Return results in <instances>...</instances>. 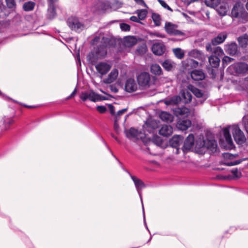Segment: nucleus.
Here are the masks:
<instances>
[{"instance_id":"21","label":"nucleus","mask_w":248,"mask_h":248,"mask_svg":"<svg viewBox=\"0 0 248 248\" xmlns=\"http://www.w3.org/2000/svg\"><path fill=\"white\" fill-rule=\"evenodd\" d=\"M191 125V122L188 119L180 120L177 123V127L181 130H186Z\"/></svg>"},{"instance_id":"31","label":"nucleus","mask_w":248,"mask_h":248,"mask_svg":"<svg viewBox=\"0 0 248 248\" xmlns=\"http://www.w3.org/2000/svg\"><path fill=\"white\" fill-rule=\"evenodd\" d=\"M14 120L12 117H4L3 118V124L4 130L8 129L11 125L14 123Z\"/></svg>"},{"instance_id":"44","label":"nucleus","mask_w":248,"mask_h":248,"mask_svg":"<svg viewBox=\"0 0 248 248\" xmlns=\"http://www.w3.org/2000/svg\"><path fill=\"white\" fill-rule=\"evenodd\" d=\"M234 59L228 56H224L222 59V64L223 66H225L229 63L233 61Z\"/></svg>"},{"instance_id":"51","label":"nucleus","mask_w":248,"mask_h":248,"mask_svg":"<svg viewBox=\"0 0 248 248\" xmlns=\"http://www.w3.org/2000/svg\"><path fill=\"white\" fill-rule=\"evenodd\" d=\"M231 172L235 177H239L241 175V173L238 171L237 169H233L231 170Z\"/></svg>"},{"instance_id":"56","label":"nucleus","mask_w":248,"mask_h":248,"mask_svg":"<svg viewBox=\"0 0 248 248\" xmlns=\"http://www.w3.org/2000/svg\"><path fill=\"white\" fill-rule=\"evenodd\" d=\"M135 2L142 6H143L144 7H147L146 4L145 3L143 0H134Z\"/></svg>"},{"instance_id":"11","label":"nucleus","mask_w":248,"mask_h":248,"mask_svg":"<svg viewBox=\"0 0 248 248\" xmlns=\"http://www.w3.org/2000/svg\"><path fill=\"white\" fill-rule=\"evenodd\" d=\"M219 15L220 16H225L227 14L229 9V5L226 0H222L219 2L217 7L214 8Z\"/></svg>"},{"instance_id":"43","label":"nucleus","mask_w":248,"mask_h":248,"mask_svg":"<svg viewBox=\"0 0 248 248\" xmlns=\"http://www.w3.org/2000/svg\"><path fill=\"white\" fill-rule=\"evenodd\" d=\"M190 55L194 58H199L201 57L202 55V53L201 51L198 50L194 49L190 51Z\"/></svg>"},{"instance_id":"34","label":"nucleus","mask_w":248,"mask_h":248,"mask_svg":"<svg viewBox=\"0 0 248 248\" xmlns=\"http://www.w3.org/2000/svg\"><path fill=\"white\" fill-rule=\"evenodd\" d=\"M191 91L197 97L202 98L203 99V101L207 98V97L204 96L202 92L197 88L193 87Z\"/></svg>"},{"instance_id":"35","label":"nucleus","mask_w":248,"mask_h":248,"mask_svg":"<svg viewBox=\"0 0 248 248\" xmlns=\"http://www.w3.org/2000/svg\"><path fill=\"white\" fill-rule=\"evenodd\" d=\"M146 126L148 128V131L150 133L158 127L156 122L154 120H151L146 123Z\"/></svg>"},{"instance_id":"22","label":"nucleus","mask_w":248,"mask_h":248,"mask_svg":"<svg viewBox=\"0 0 248 248\" xmlns=\"http://www.w3.org/2000/svg\"><path fill=\"white\" fill-rule=\"evenodd\" d=\"M96 7L100 11H107L111 8L109 2L107 0H99Z\"/></svg>"},{"instance_id":"28","label":"nucleus","mask_w":248,"mask_h":248,"mask_svg":"<svg viewBox=\"0 0 248 248\" xmlns=\"http://www.w3.org/2000/svg\"><path fill=\"white\" fill-rule=\"evenodd\" d=\"M124 133L126 137L129 139L136 138L138 135V130L133 127H131L129 130H125Z\"/></svg>"},{"instance_id":"1","label":"nucleus","mask_w":248,"mask_h":248,"mask_svg":"<svg viewBox=\"0 0 248 248\" xmlns=\"http://www.w3.org/2000/svg\"><path fill=\"white\" fill-rule=\"evenodd\" d=\"M230 128L232 129L233 137L235 142L239 145L244 143L246 139L244 133L241 130L238 125H233L232 126H228L223 129V135L228 145L231 148L233 145L230 133Z\"/></svg>"},{"instance_id":"12","label":"nucleus","mask_w":248,"mask_h":248,"mask_svg":"<svg viewBox=\"0 0 248 248\" xmlns=\"http://www.w3.org/2000/svg\"><path fill=\"white\" fill-rule=\"evenodd\" d=\"M138 89L137 84L134 79L128 78L125 83L124 89L128 93L135 92Z\"/></svg>"},{"instance_id":"16","label":"nucleus","mask_w":248,"mask_h":248,"mask_svg":"<svg viewBox=\"0 0 248 248\" xmlns=\"http://www.w3.org/2000/svg\"><path fill=\"white\" fill-rule=\"evenodd\" d=\"M226 52L232 56H234L237 53L238 47L236 43L232 42L230 44H228L225 46Z\"/></svg>"},{"instance_id":"61","label":"nucleus","mask_w":248,"mask_h":248,"mask_svg":"<svg viewBox=\"0 0 248 248\" xmlns=\"http://www.w3.org/2000/svg\"><path fill=\"white\" fill-rule=\"evenodd\" d=\"M48 3V5H55V3L57 2L58 0H47Z\"/></svg>"},{"instance_id":"62","label":"nucleus","mask_w":248,"mask_h":248,"mask_svg":"<svg viewBox=\"0 0 248 248\" xmlns=\"http://www.w3.org/2000/svg\"><path fill=\"white\" fill-rule=\"evenodd\" d=\"M119 127L118 124L117 123H114V130L115 131V132L116 133H118L119 132Z\"/></svg>"},{"instance_id":"58","label":"nucleus","mask_w":248,"mask_h":248,"mask_svg":"<svg viewBox=\"0 0 248 248\" xmlns=\"http://www.w3.org/2000/svg\"><path fill=\"white\" fill-rule=\"evenodd\" d=\"M76 93H77V89H76V88H75L74 89V90L73 91V92L71 93V94L66 98V99H69L71 98L72 97H74Z\"/></svg>"},{"instance_id":"9","label":"nucleus","mask_w":248,"mask_h":248,"mask_svg":"<svg viewBox=\"0 0 248 248\" xmlns=\"http://www.w3.org/2000/svg\"><path fill=\"white\" fill-rule=\"evenodd\" d=\"M95 67L97 72L100 74V78H102L103 76L107 74L110 70L111 66L107 62H100Z\"/></svg>"},{"instance_id":"3","label":"nucleus","mask_w":248,"mask_h":248,"mask_svg":"<svg viewBox=\"0 0 248 248\" xmlns=\"http://www.w3.org/2000/svg\"><path fill=\"white\" fill-rule=\"evenodd\" d=\"M227 71L233 75L245 74L248 71V64L243 62H236L229 66Z\"/></svg>"},{"instance_id":"36","label":"nucleus","mask_w":248,"mask_h":248,"mask_svg":"<svg viewBox=\"0 0 248 248\" xmlns=\"http://www.w3.org/2000/svg\"><path fill=\"white\" fill-rule=\"evenodd\" d=\"M173 52L175 57L179 59L184 58L185 54L183 50L180 48H175L173 49Z\"/></svg>"},{"instance_id":"17","label":"nucleus","mask_w":248,"mask_h":248,"mask_svg":"<svg viewBox=\"0 0 248 248\" xmlns=\"http://www.w3.org/2000/svg\"><path fill=\"white\" fill-rule=\"evenodd\" d=\"M183 137L179 135H174L170 140L169 143L171 147L173 148L179 147L182 142Z\"/></svg>"},{"instance_id":"2","label":"nucleus","mask_w":248,"mask_h":248,"mask_svg":"<svg viewBox=\"0 0 248 248\" xmlns=\"http://www.w3.org/2000/svg\"><path fill=\"white\" fill-rule=\"evenodd\" d=\"M232 16L237 18L242 23L248 21V13L245 10L244 4L237 0L233 6L231 12Z\"/></svg>"},{"instance_id":"10","label":"nucleus","mask_w":248,"mask_h":248,"mask_svg":"<svg viewBox=\"0 0 248 248\" xmlns=\"http://www.w3.org/2000/svg\"><path fill=\"white\" fill-rule=\"evenodd\" d=\"M194 144V137L192 134H190L184 141L182 150L184 153L189 152L193 147Z\"/></svg>"},{"instance_id":"64","label":"nucleus","mask_w":248,"mask_h":248,"mask_svg":"<svg viewBox=\"0 0 248 248\" xmlns=\"http://www.w3.org/2000/svg\"><path fill=\"white\" fill-rule=\"evenodd\" d=\"M110 89L112 92L115 93H117L118 92V89L116 87L112 85L110 86Z\"/></svg>"},{"instance_id":"60","label":"nucleus","mask_w":248,"mask_h":248,"mask_svg":"<svg viewBox=\"0 0 248 248\" xmlns=\"http://www.w3.org/2000/svg\"><path fill=\"white\" fill-rule=\"evenodd\" d=\"M127 108H124V109H122L121 110H120L118 111L117 112V114L118 115H120L121 116V115H122L123 113H124L125 112H126L127 111Z\"/></svg>"},{"instance_id":"40","label":"nucleus","mask_w":248,"mask_h":248,"mask_svg":"<svg viewBox=\"0 0 248 248\" xmlns=\"http://www.w3.org/2000/svg\"><path fill=\"white\" fill-rule=\"evenodd\" d=\"M185 62L187 67L190 66L191 68H195L197 67L199 64L198 62L191 59H187L185 61Z\"/></svg>"},{"instance_id":"49","label":"nucleus","mask_w":248,"mask_h":248,"mask_svg":"<svg viewBox=\"0 0 248 248\" xmlns=\"http://www.w3.org/2000/svg\"><path fill=\"white\" fill-rule=\"evenodd\" d=\"M96 109L100 113H104L107 111V108L104 106H97Z\"/></svg>"},{"instance_id":"50","label":"nucleus","mask_w":248,"mask_h":248,"mask_svg":"<svg viewBox=\"0 0 248 248\" xmlns=\"http://www.w3.org/2000/svg\"><path fill=\"white\" fill-rule=\"evenodd\" d=\"M99 138L100 139V140H102V141L104 143V144L105 145V146H106V147L108 149V150H109L110 151V152H111L112 155L114 156V157H115L117 160V161L119 162V164H122L121 162L119 161V160L116 158V157L113 154L112 152L110 151L109 148L108 147V145L107 144V143L106 142V141L104 140V139H103V138L100 136H99Z\"/></svg>"},{"instance_id":"33","label":"nucleus","mask_w":248,"mask_h":248,"mask_svg":"<svg viewBox=\"0 0 248 248\" xmlns=\"http://www.w3.org/2000/svg\"><path fill=\"white\" fill-rule=\"evenodd\" d=\"M89 100L93 102H96L101 100V96L93 91L88 92Z\"/></svg>"},{"instance_id":"18","label":"nucleus","mask_w":248,"mask_h":248,"mask_svg":"<svg viewBox=\"0 0 248 248\" xmlns=\"http://www.w3.org/2000/svg\"><path fill=\"white\" fill-rule=\"evenodd\" d=\"M159 133L164 137H169L172 133V127L170 125H163L159 130Z\"/></svg>"},{"instance_id":"37","label":"nucleus","mask_w":248,"mask_h":248,"mask_svg":"<svg viewBox=\"0 0 248 248\" xmlns=\"http://www.w3.org/2000/svg\"><path fill=\"white\" fill-rule=\"evenodd\" d=\"M136 13L138 14V16L139 19L140 20H142L146 18L147 16V11L145 9L138 10L136 11Z\"/></svg>"},{"instance_id":"41","label":"nucleus","mask_w":248,"mask_h":248,"mask_svg":"<svg viewBox=\"0 0 248 248\" xmlns=\"http://www.w3.org/2000/svg\"><path fill=\"white\" fill-rule=\"evenodd\" d=\"M152 17L155 25L156 26H159L161 24V18L159 15L156 13H153L152 14Z\"/></svg>"},{"instance_id":"32","label":"nucleus","mask_w":248,"mask_h":248,"mask_svg":"<svg viewBox=\"0 0 248 248\" xmlns=\"http://www.w3.org/2000/svg\"><path fill=\"white\" fill-rule=\"evenodd\" d=\"M151 72L153 74L160 75L162 73V69L157 64H153L151 66Z\"/></svg>"},{"instance_id":"4","label":"nucleus","mask_w":248,"mask_h":248,"mask_svg":"<svg viewBox=\"0 0 248 248\" xmlns=\"http://www.w3.org/2000/svg\"><path fill=\"white\" fill-rule=\"evenodd\" d=\"M209 65H207L206 69L208 74L212 78H215L216 75V69H217L220 62V58L214 55H211L208 58Z\"/></svg>"},{"instance_id":"25","label":"nucleus","mask_w":248,"mask_h":248,"mask_svg":"<svg viewBox=\"0 0 248 248\" xmlns=\"http://www.w3.org/2000/svg\"><path fill=\"white\" fill-rule=\"evenodd\" d=\"M159 118L162 121L167 123H171L173 121V117L172 115L166 111L161 112L159 114Z\"/></svg>"},{"instance_id":"30","label":"nucleus","mask_w":248,"mask_h":248,"mask_svg":"<svg viewBox=\"0 0 248 248\" xmlns=\"http://www.w3.org/2000/svg\"><path fill=\"white\" fill-rule=\"evenodd\" d=\"M35 3L31 1H29L24 3L23 9L25 11L29 12L32 11L35 7Z\"/></svg>"},{"instance_id":"38","label":"nucleus","mask_w":248,"mask_h":248,"mask_svg":"<svg viewBox=\"0 0 248 248\" xmlns=\"http://www.w3.org/2000/svg\"><path fill=\"white\" fill-rule=\"evenodd\" d=\"M147 50V47L145 44L139 46L136 49L137 53L140 55L144 54L146 52Z\"/></svg>"},{"instance_id":"5","label":"nucleus","mask_w":248,"mask_h":248,"mask_svg":"<svg viewBox=\"0 0 248 248\" xmlns=\"http://www.w3.org/2000/svg\"><path fill=\"white\" fill-rule=\"evenodd\" d=\"M123 170L126 172L130 176L131 179L133 180L135 187L136 188V189L137 190V192L139 195L142 206L143 205V200H142V193L141 190L142 188H144L145 187V185L144 183V182L141 180L140 179H139L137 177L132 175L131 174L126 170L123 169Z\"/></svg>"},{"instance_id":"54","label":"nucleus","mask_w":248,"mask_h":248,"mask_svg":"<svg viewBox=\"0 0 248 248\" xmlns=\"http://www.w3.org/2000/svg\"><path fill=\"white\" fill-rule=\"evenodd\" d=\"M142 213H143V218H144V225L146 228V229L148 230V231L150 233V232L148 228V226H147V223H146V220H145V211H144V206L143 205V206H142Z\"/></svg>"},{"instance_id":"57","label":"nucleus","mask_w":248,"mask_h":248,"mask_svg":"<svg viewBox=\"0 0 248 248\" xmlns=\"http://www.w3.org/2000/svg\"><path fill=\"white\" fill-rule=\"evenodd\" d=\"M135 2L142 6H143L144 7H147L146 4L145 3L143 0H134Z\"/></svg>"},{"instance_id":"39","label":"nucleus","mask_w":248,"mask_h":248,"mask_svg":"<svg viewBox=\"0 0 248 248\" xmlns=\"http://www.w3.org/2000/svg\"><path fill=\"white\" fill-rule=\"evenodd\" d=\"M153 143L158 146H161L163 143V140L157 135H154L152 139Z\"/></svg>"},{"instance_id":"6","label":"nucleus","mask_w":248,"mask_h":248,"mask_svg":"<svg viewBox=\"0 0 248 248\" xmlns=\"http://www.w3.org/2000/svg\"><path fill=\"white\" fill-rule=\"evenodd\" d=\"M137 81L139 86L143 89H146L150 87L151 77L147 72H142L137 77Z\"/></svg>"},{"instance_id":"26","label":"nucleus","mask_w":248,"mask_h":248,"mask_svg":"<svg viewBox=\"0 0 248 248\" xmlns=\"http://www.w3.org/2000/svg\"><path fill=\"white\" fill-rule=\"evenodd\" d=\"M239 46L242 48H246L248 45V35L245 34L237 39Z\"/></svg>"},{"instance_id":"24","label":"nucleus","mask_w":248,"mask_h":248,"mask_svg":"<svg viewBox=\"0 0 248 248\" xmlns=\"http://www.w3.org/2000/svg\"><path fill=\"white\" fill-rule=\"evenodd\" d=\"M206 146L212 153L217 152V141L215 140H208L206 143Z\"/></svg>"},{"instance_id":"42","label":"nucleus","mask_w":248,"mask_h":248,"mask_svg":"<svg viewBox=\"0 0 248 248\" xmlns=\"http://www.w3.org/2000/svg\"><path fill=\"white\" fill-rule=\"evenodd\" d=\"M6 5L9 9H15L16 2L15 0H5Z\"/></svg>"},{"instance_id":"7","label":"nucleus","mask_w":248,"mask_h":248,"mask_svg":"<svg viewBox=\"0 0 248 248\" xmlns=\"http://www.w3.org/2000/svg\"><path fill=\"white\" fill-rule=\"evenodd\" d=\"M177 26L171 23L166 22L165 26V29L166 32L170 34L179 36H186V33L180 30H177Z\"/></svg>"},{"instance_id":"27","label":"nucleus","mask_w":248,"mask_h":248,"mask_svg":"<svg viewBox=\"0 0 248 248\" xmlns=\"http://www.w3.org/2000/svg\"><path fill=\"white\" fill-rule=\"evenodd\" d=\"M56 15L55 5H48L47 16L49 19H53Z\"/></svg>"},{"instance_id":"45","label":"nucleus","mask_w":248,"mask_h":248,"mask_svg":"<svg viewBox=\"0 0 248 248\" xmlns=\"http://www.w3.org/2000/svg\"><path fill=\"white\" fill-rule=\"evenodd\" d=\"M120 28L122 31H127L130 30V26L128 24L124 23H121L120 25Z\"/></svg>"},{"instance_id":"52","label":"nucleus","mask_w":248,"mask_h":248,"mask_svg":"<svg viewBox=\"0 0 248 248\" xmlns=\"http://www.w3.org/2000/svg\"><path fill=\"white\" fill-rule=\"evenodd\" d=\"M88 60L93 64V63H94L96 62L95 59L93 58V53H90L88 56Z\"/></svg>"},{"instance_id":"63","label":"nucleus","mask_w":248,"mask_h":248,"mask_svg":"<svg viewBox=\"0 0 248 248\" xmlns=\"http://www.w3.org/2000/svg\"><path fill=\"white\" fill-rule=\"evenodd\" d=\"M155 36L160 38H165L166 37L165 34L159 32L155 33Z\"/></svg>"},{"instance_id":"23","label":"nucleus","mask_w":248,"mask_h":248,"mask_svg":"<svg viewBox=\"0 0 248 248\" xmlns=\"http://www.w3.org/2000/svg\"><path fill=\"white\" fill-rule=\"evenodd\" d=\"M163 67L168 71H172L175 67L176 64L171 60L169 59L165 60L161 63Z\"/></svg>"},{"instance_id":"19","label":"nucleus","mask_w":248,"mask_h":248,"mask_svg":"<svg viewBox=\"0 0 248 248\" xmlns=\"http://www.w3.org/2000/svg\"><path fill=\"white\" fill-rule=\"evenodd\" d=\"M118 76V71L117 69H113L108 74V78L104 79V82L110 84L114 81Z\"/></svg>"},{"instance_id":"8","label":"nucleus","mask_w":248,"mask_h":248,"mask_svg":"<svg viewBox=\"0 0 248 248\" xmlns=\"http://www.w3.org/2000/svg\"><path fill=\"white\" fill-rule=\"evenodd\" d=\"M67 23L69 28L73 31H78L83 28V25L79 22L78 19L71 17L68 19Z\"/></svg>"},{"instance_id":"47","label":"nucleus","mask_w":248,"mask_h":248,"mask_svg":"<svg viewBox=\"0 0 248 248\" xmlns=\"http://www.w3.org/2000/svg\"><path fill=\"white\" fill-rule=\"evenodd\" d=\"M80 97L83 101H85L87 99H89L88 92H85L81 93Z\"/></svg>"},{"instance_id":"13","label":"nucleus","mask_w":248,"mask_h":248,"mask_svg":"<svg viewBox=\"0 0 248 248\" xmlns=\"http://www.w3.org/2000/svg\"><path fill=\"white\" fill-rule=\"evenodd\" d=\"M152 50L154 54L161 56L165 51V46L163 43H155L152 46Z\"/></svg>"},{"instance_id":"29","label":"nucleus","mask_w":248,"mask_h":248,"mask_svg":"<svg viewBox=\"0 0 248 248\" xmlns=\"http://www.w3.org/2000/svg\"><path fill=\"white\" fill-rule=\"evenodd\" d=\"M188 111V109L185 107L177 108H175L174 110V113L177 116H183L186 114H187Z\"/></svg>"},{"instance_id":"20","label":"nucleus","mask_w":248,"mask_h":248,"mask_svg":"<svg viewBox=\"0 0 248 248\" xmlns=\"http://www.w3.org/2000/svg\"><path fill=\"white\" fill-rule=\"evenodd\" d=\"M191 78L196 81L201 80L204 78L205 75L201 70H194L191 73Z\"/></svg>"},{"instance_id":"46","label":"nucleus","mask_w":248,"mask_h":248,"mask_svg":"<svg viewBox=\"0 0 248 248\" xmlns=\"http://www.w3.org/2000/svg\"><path fill=\"white\" fill-rule=\"evenodd\" d=\"M160 5L164 8L172 12V9L166 3V2L163 0H157Z\"/></svg>"},{"instance_id":"48","label":"nucleus","mask_w":248,"mask_h":248,"mask_svg":"<svg viewBox=\"0 0 248 248\" xmlns=\"http://www.w3.org/2000/svg\"><path fill=\"white\" fill-rule=\"evenodd\" d=\"M241 162V160H236L234 161H228L225 163V165L228 166H234L240 164Z\"/></svg>"},{"instance_id":"59","label":"nucleus","mask_w":248,"mask_h":248,"mask_svg":"<svg viewBox=\"0 0 248 248\" xmlns=\"http://www.w3.org/2000/svg\"><path fill=\"white\" fill-rule=\"evenodd\" d=\"M110 113L112 115H113L114 114V106L111 105L109 104L108 106Z\"/></svg>"},{"instance_id":"15","label":"nucleus","mask_w":248,"mask_h":248,"mask_svg":"<svg viewBox=\"0 0 248 248\" xmlns=\"http://www.w3.org/2000/svg\"><path fill=\"white\" fill-rule=\"evenodd\" d=\"M227 37V35L225 32L219 33L216 37L214 38L210 44L214 46H216L218 44L223 43Z\"/></svg>"},{"instance_id":"55","label":"nucleus","mask_w":248,"mask_h":248,"mask_svg":"<svg viewBox=\"0 0 248 248\" xmlns=\"http://www.w3.org/2000/svg\"><path fill=\"white\" fill-rule=\"evenodd\" d=\"M130 20L133 22H137V23H141L140 22V20L139 19L138 16H133L130 17Z\"/></svg>"},{"instance_id":"14","label":"nucleus","mask_w":248,"mask_h":248,"mask_svg":"<svg viewBox=\"0 0 248 248\" xmlns=\"http://www.w3.org/2000/svg\"><path fill=\"white\" fill-rule=\"evenodd\" d=\"M206 48L207 51L212 52L213 53V55L218 56L219 58L224 54L223 51L220 47L216 46L212 47V45L210 44L206 45Z\"/></svg>"},{"instance_id":"53","label":"nucleus","mask_w":248,"mask_h":248,"mask_svg":"<svg viewBox=\"0 0 248 248\" xmlns=\"http://www.w3.org/2000/svg\"><path fill=\"white\" fill-rule=\"evenodd\" d=\"M184 96L185 98H186L187 97V99L189 102L191 101L192 96L191 94L190 93H189L188 92H187L186 93H184Z\"/></svg>"}]
</instances>
